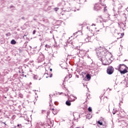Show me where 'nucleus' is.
Returning <instances> with one entry per match:
<instances>
[{"mask_svg":"<svg viewBox=\"0 0 128 128\" xmlns=\"http://www.w3.org/2000/svg\"><path fill=\"white\" fill-rule=\"evenodd\" d=\"M24 17L22 18V20H24Z\"/></svg>","mask_w":128,"mask_h":128,"instance_id":"nucleus-33","label":"nucleus"},{"mask_svg":"<svg viewBox=\"0 0 128 128\" xmlns=\"http://www.w3.org/2000/svg\"><path fill=\"white\" fill-rule=\"evenodd\" d=\"M76 78H78V76L76 75Z\"/></svg>","mask_w":128,"mask_h":128,"instance_id":"nucleus-29","label":"nucleus"},{"mask_svg":"<svg viewBox=\"0 0 128 128\" xmlns=\"http://www.w3.org/2000/svg\"><path fill=\"white\" fill-rule=\"evenodd\" d=\"M46 78H48V76H46Z\"/></svg>","mask_w":128,"mask_h":128,"instance_id":"nucleus-39","label":"nucleus"},{"mask_svg":"<svg viewBox=\"0 0 128 128\" xmlns=\"http://www.w3.org/2000/svg\"><path fill=\"white\" fill-rule=\"evenodd\" d=\"M126 60H124V62H126Z\"/></svg>","mask_w":128,"mask_h":128,"instance_id":"nucleus-36","label":"nucleus"},{"mask_svg":"<svg viewBox=\"0 0 128 128\" xmlns=\"http://www.w3.org/2000/svg\"><path fill=\"white\" fill-rule=\"evenodd\" d=\"M24 36H26V35L24 34V36H23V38H24Z\"/></svg>","mask_w":128,"mask_h":128,"instance_id":"nucleus-28","label":"nucleus"},{"mask_svg":"<svg viewBox=\"0 0 128 128\" xmlns=\"http://www.w3.org/2000/svg\"><path fill=\"white\" fill-rule=\"evenodd\" d=\"M58 10H60L58 8H54V10H55V12H58Z\"/></svg>","mask_w":128,"mask_h":128,"instance_id":"nucleus-18","label":"nucleus"},{"mask_svg":"<svg viewBox=\"0 0 128 128\" xmlns=\"http://www.w3.org/2000/svg\"><path fill=\"white\" fill-rule=\"evenodd\" d=\"M52 74H50V78H52Z\"/></svg>","mask_w":128,"mask_h":128,"instance_id":"nucleus-24","label":"nucleus"},{"mask_svg":"<svg viewBox=\"0 0 128 128\" xmlns=\"http://www.w3.org/2000/svg\"><path fill=\"white\" fill-rule=\"evenodd\" d=\"M98 56H100V52H96Z\"/></svg>","mask_w":128,"mask_h":128,"instance_id":"nucleus-17","label":"nucleus"},{"mask_svg":"<svg viewBox=\"0 0 128 128\" xmlns=\"http://www.w3.org/2000/svg\"><path fill=\"white\" fill-rule=\"evenodd\" d=\"M40 56L38 57V60L39 62H42L44 60V56L42 53L39 54Z\"/></svg>","mask_w":128,"mask_h":128,"instance_id":"nucleus-6","label":"nucleus"},{"mask_svg":"<svg viewBox=\"0 0 128 128\" xmlns=\"http://www.w3.org/2000/svg\"><path fill=\"white\" fill-rule=\"evenodd\" d=\"M50 101L49 102V104H50V102H52V98H50Z\"/></svg>","mask_w":128,"mask_h":128,"instance_id":"nucleus-23","label":"nucleus"},{"mask_svg":"<svg viewBox=\"0 0 128 128\" xmlns=\"http://www.w3.org/2000/svg\"><path fill=\"white\" fill-rule=\"evenodd\" d=\"M66 106H70L72 104V103H70V100H67L66 102Z\"/></svg>","mask_w":128,"mask_h":128,"instance_id":"nucleus-8","label":"nucleus"},{"mask_svg":"<svg viewBox=\"0 0 128 128\" xmlns=\"http://www.w3.org/2000/svg\"><path fill=\"white\" fill-rule=\"evenodd\" d=\"M30 72H32V70H30Z\"/></svg>","mask_w":128,"mask_h":128,"instance_id":"nucleus-35","label":"nucleus"},{"mask_svg":"<svg viewBox=\"0 0 128 128\" xmlns=\"http://www.w3.org/2000/svg\"><path fill=\"white\" fill-rule=\"evenodd\" d=\"M112 58V54H108L106 56V61L105 63L102 62V64L104 66H110V64H112V60H110V58Z\"/></svg>","mask_w":128,"mask_h":128,"instance_id":"nucleus-3","label":"nucleus"},{"mask_svg":"<svg viewBox=\"0 0 128 128\" xmlns=\"http://www.w3.org/2000/svg\"><path fill=\"white\" fill-rule=\"evenodd\" d=\"M118 70L121 74H124L128 72V68L124 64H120L118 66Z\"/></svg>","mask_w":128,"mask_h":128,"instance_id":"nucleus-1","label":"nucleus"},{"mask_svg":"<svg viewBox=\"0 0 128 128\" xmlns=\"http://www.w3.org/2000/svg\"><path fill=\"white\" fill-rule=\"evenodd\" d=\"M17 128H22V124H18L17 125Z\"/></svg>","mask_w":128,"mask_h":128,"instance_id":"nucleus-12","label":"nucleus"},{"mask_svg":"<svg viewBox=\"0 0 128 128\" xmlns=\"http://www.w3.org/2000/svg\"><path fill=\"white\" fill-rule=\"evenodd\" d=\"M52 110H54V108H52Z\"/></svg>","mask_w":128,"mask_h":128,"instance_id":"nucleus-30","label":"nucleus"},{"mask_svg":"<svg viewBox=\"0 0 128 128\" xmlns=\"http://www.w3.org/2000/svg\"><path fill=\"white\" fill-rule=\"evenodd\" d=\"M39 80H40V78L39 79Z\"/></svg>","mask_w":128,"mask_h":128,"instance_id":"nucleus-41","label":"nucleus"},{"mask_svg":"<svg viewBox=\"0 0 128 128\" xmlns=\"http://www.w3.org/2000/svg\"><path fill=\"white\" fill-rule=\"evenodd\" d=\"M90 37L86 36V38H85V42H90Z\"/></svg>","mask_w":128,"mask_h":128,"instance_id":"nucleus-7","label":"nucleus"},{"mask_svg":"<svg viewBox=\"0 0 128 128\" xmlns=\"http://www.w3.org/2000/svg\"><path fill=\"white\" fill-rule=\"evenodd\" d=\"M65 78H66V77Z\"/></svg>","mask_w":128,"mask_h":128,"instance_id":"nucleus-42","label":"nucleus"},{"mask_svg":"<svg viewBox=\"0 0 128 128\" xmlns=\"http://www.w3.org/2000/svg\"><path fill=\"white\" fill-rule=\"evenodd\" d=\"M16 44V40H11L10 44Z\"/></svg>","mask_w":128,"mask_h":128,"instance_id":"nucleus-10","label":"nucleus"},{"mask_svg":"<svg viewBox=\"0 0 128 128\" xmlns=\"http://www.w3.org/2000/svg\"><path fill=\"white\" fill-rule=\"evenodd\" d=\"M104 0H101L100 3H97L94 6V10H100L102 6H104V3H102Z\"/></svg>","mask_w":128,"mask_h":128,"instance_id":"nucleus-2","label":"nucleus"},{"mask_svg":"<svg viewBox=\"0 0 128 128\" xmlns=\"http://www.w3.org/2000/svg\"><path fill=\"white\" fill-rule=\"evenodd\" d=\"M50 72H52V68H50Z\"/></svg>","mask_w":128,"mask_h":128,"instance_id":"nucleus-27","label":"nucleus"},{"mask_svg":"<svg viewBox=\"0 0 128 128\" xmlns=\"http://www.w3.org/2000/svg\"><path fill=\"white\" fill-rule=\"evenodd\" d=\"M88 112H91L92 110V107H89L88 108Z\"/></svg>","mask_w":128,"mask_h":128,"instance_id":"nucleus-16","label":"nucleus"},{"mask_svg":"<svg viewBox=\"0 0 128 128\" xmlns=\"http://www.w3.org/2000/svg\"><path fill=\"white\" fill-rule=\"evenodd\" d=\"M98 124L100 126H102V122H100V120L98 122Z\"/></svg>","mask_w":128,"mask_h":128,"instance_id":"nucleus-14","label":"nucleus"},{"mask_svg":"<svg viewBox=\"0 0 128 128\" xmlns=\"http://www.w3.org/2000/svg\"><path fill=\"white\" fill-rule=\"evenodd\" d=\"M0 112H2V110L0 109Z\"/></svg>","mask_w":128,"mask_h":128,"instance_id":"nucleus-32","label":"nucleus"},{"mask_svg":"<svg viewBox=\"0 0 128 128\" xmlns=\"http://www.w3.org/2000/svg\"><path fill=\"white\" fill-rule=\"evenodd\" d=\"M45 47L47 48H50V45L46 44Z\"/></svg>","mask_w":128,"mask_h":128,"instance_id":"nucleus-15","label":"nucleus"},{"mask_svg":"<svg viewBox=\"0 0 128 128\" xmlns=\"http://www.w3.org/2000/svg\"><path fill=\"white\" fill-rule=\"evenodd\" d=\"M78 32H80V30H78V32L74 33L73 34H74V36L75 34H78Z\"/></svg>","mask_w":128,"mask_h":128,"instance_id":"nucleus-20","label":"nucleus"},{"mask_svg":"<svg viewBox=\"0 0 128 128\" xmlns=\"http://www.w3.org/2000/svg\"><path fill=\"white\" fill-rule=\"evenodd\" d=\"M52 114H53L56 115V112L55 111H53Z\"/></svg>","mask_w":128,"mask_h":128,"instance_id":"nucleus-22","label":"nucleus"},{"mask_svg":"<svg viewBox=\"0 0 128 128\" xmlns=\"http://www.w3.org/2000/svg\"><path fill=\"white\" fill-rule=\"evenodd\" d=\"M50 98H52V96H50Z\"/></svg>","mask_w":128,"mask_h":128,"instance_id":"nucleus-37","label":"nucleus"},{"mask_svg":"<svg viewBox=\"0 0 128 128\" xmlns=\"http://www.w3.org/2000/svg\"><path fill=\"white\" fill-rule=\"evenodd\" d=\"M72 74H69V75H68L69 78H72Z\"/></svg>","mask_w":128,"mask_h":128,"instance_id":"nucleus-21","label":"nucleus"},{"mask_svg":"<svg viewBox=\"0 0 128 128\" xmlns=\"http://www.w3.org/2000/svg\"><path fill=\"white\" fill-rule=\"evenodd\" d=\"M34 80H38V76L34 75L33 77Z\"/></svg>","mask_w":128,"mask_h":128,"instance_id":"nucleus-13","label":"nucleus"},{"mask_svg":"<svg viewBox=\"0 0 128 128\" xmlns=\"http://www.w3.org/2000/svg\"><path fill=\"white\" fill-rule=\"evenodd\" d=\"M112 0V2H114V0Z\"/></svg>","mask_w":128,"mask_h":128,"instance_id":"nucleus-34","label":"nucleus"},{"mask_svg":"<svg viewBox=\"0 0 128 128\" xmlns=\"http://www.w3.org/2000/svg\"><path fill=\"white\" fill-rule=\"evenodd\" d=\"M45 50H48V48H45Z\"/></svg>","mask_w":128,"mask_h":128,"instance_id":"nucleus-26","label":"nucleus"},{"mask_svg":"<svg viewBox=\"0 0 128 128\" xmlns=\"http://www.w3.org/2000/svg\"><path fill=\"white\" fill-rule=\"evenodd\" d=\"M36 30H34L33 32H32V34H36Z\"/></svg>","mask_w":128,"mask_h":128,"instance_id":"nucleus-19","label":"nucleus"},{"mask_svg":"<svg viewBox=\"0 0 128 128\" xmlns=\"http://www.w3.org/2000/svg\"><path fill=\"white\" fill-rule=\"evenodd\" d=\"M14 128H16V126H15Z\"/></svg>","mask_w":128,"mask_h":128,"instance_id":"nucleus-43","label":"nucleus"},{"mask_svg":"<svg viewBox=\"0 0 128 128\" xmlns=\"http://www.w3.org/2000/svg\"><path fill=\"white\" fill-rule=\"evenodd\" d=\"M101 120H104V118H101Z\"/></svg>","mask_w":128,"mask_h":128,"instance_id":"nucleus-38","label":"nucleus"},{"mask_svg":"<svg viewBox=\"0 0 128 128\" xmlns=\"http://www.w3.org/2000/svg\"><path fill=\"white\" fill-rule=\"evenodd\" d=\"M76 52H77V54H82V53H80V50H78V49H76Z\"/></svg>","mask_w":128,"mask_h":128,"instance_id":"nucleus-11","label":"nucleus"},{"mask_svg":"<svg viewBox=\"0 0 128 128\" xmlns=\"http://www.w3.org/2000/svg\"><path fill=\"white\" fill-rule=\"evenodd\" d=\"M86 78L88 80H90V78H91L90 75V74H88L86 75Z\"/></svg>","mask_w":128,"mask_h":128,"instance_id":"nucleus-9","label":"nucleus"},{"mask_svg":"<svg viewBox=\"0 0 128 128\" xmlns=\"http://www.w3.org/2000/svg\"><path fill=\"white\" fill-rule=\"evenodd\" d=\"M30 84H32V82H30Z\"/></svg>","mask_w":128,"mask_h":128,"instance_id":"nucleus-40","label":"nucleus"},{"mask_svg":"<svg viewBox=\"0 0 128 128\" xmlns=\"http://www.w3.org/2000/svg\"><path fill=\"white\" fill-rule=\"evenodd\" d=\"M2 124H5V126H6V122H2Z\"/></svg>","mask_w":128,"mask_h":128,"instance_id":"nucleus-25","label":"nucleus"},{"mask_svg":"<svg viewBox=\"0 0 128 128\" xmlns=\"http://www.w3.org/2000/svg\"><path fill=\"white\" fill-rule=\"evenodd\" d=\"M121 36H124V34H121Z\"/></svg>","mask_w":128,"mask_h":128,"instance_id":"nucleus-31","label":"nucleus"},{"mask_svg":"<svg viewBox=\"0 0 128 128\" xmlns=\"http://www.w3.org/2000/svg\"><path fill=\"white\" fill-rule=\"evenodd\" d=\"M43 125L44 126V128H50L54 126V123H52V122L50 121V120H48Z\"/></svg>","mask_w":128,"mask_h":128,"instance_id":"nucleus-4","label":"nucleus"},{"mask_svg":"<svg viewBox=\"0 0 128 128\" xmlns=\"http://www.w3.org/2000/svg\"><path fill=\"white\" fill-rule=\"evenodd\" d=\"M114 72V67H112V66H108L107 68L106 72L108 74H110V75L112 74Z\"/></svg>","mask_w":128,"mask_h":128,"instance_id":"nucleus-5","label":"nucleus"}]
</instances>
